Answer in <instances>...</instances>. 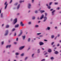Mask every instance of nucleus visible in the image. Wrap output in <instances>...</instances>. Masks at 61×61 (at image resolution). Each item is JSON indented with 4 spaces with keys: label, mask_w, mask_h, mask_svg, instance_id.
I'll list each match as a JSON object with an SVG mask.
<instances>
[{
    "label": "nucleus",
    "mask_w": 61,
    "mask_h": 61,
    "mask_svg": "<svg viewBox=\"0 0 61 61\" xmlns=\"http://www.w3.org/2000/svg\"><path fill=\"white\" fill-rule=\"evenodd\" d=\"M60 42H61V40L60 41Z\"/></svg>",
    "instance_id": "obj_64"
},
{
    "label": "nucleus",
    "mask_w": 61,
    "mask_h": 61,
    "mask_svg": "<svg viewBox=\"0 0 61 61\" xmlns=\"http://www.w3.org/2000/svg\"><path fill=\"white\" fill-rule=\"evenodd\" d=\"M24 47H25V46H21L19 48V50H22Z\"/></svg>",
    "instance_id": "obj_2"
},
{
    "label": "nucleus",
    "mask_w": 61,
    "mask_h": 61,
    "mask_svg": "<svg viewBox=\"0 0 61 61\" xmlns=\"http://www.w3.org/2000/svg\"><path fill=\"white\" fill-rule=\"evenodd\" d=\"M55 29H56L57 28V27H56L55 28Z\"/></svg>",
    "instance_id": "obj_58"
},
{
    "label": "nucleus",
    "mask_w": 61,
    "mask_h": 61,
    "mask_svg": "<svg viewBox=\"0 0 61 61\" xmlns=\"http://www.w3.org/2000/svg\"><path fill=\"white\" fill-rule=\"evenodd\" d=\"M27 59V57H26L25 58V60H26V59Z\"/></svg>",
    "instance_id": "obj_41"
},
{
    "label": "nucleus",
    "mask_w": 61,
    "mask_h": 61,
    "mask_svg": "<svg viewBox=\"0 0 61 61\" xmlns=\"http://www.w3.org/2000/svg\"><path fill=\"white\" fill-rule=\"evenodd\" d=\"M42 50H44V48H42Z\"/></svg>",
    "instance_id": "obj_63"
},
{
    "label": "nucleus",
    "mask_w": 61,
    "mask_h": 61,
    "mask_svg": "<svg viewBox=\"0 0 61 61\" xmlns=\"http://www.w3.org/2000/svg\"><path fill=\"white\" fill-rule=\"evenodd\" d=\"M46 21V20L44 19V20L43 21L44 22H45Z\"/></svg>",
    "instance_id": "obj_54"
},
{
    "label": "nucleus",
    "mask_w": 61,
    "mask_h": 61,
    "mask_svg": "<svg viewBox=\"0 0 61 61\" xmlns=\"http://www.w3.org/2000/svg\"><path fill=\"white\" fill-rule=\"evenodd\" d=\"M31 6V5L30 4H28V7L29 9L30 8V7Z\"/></svg>",
    "instance_id": "obj_7"
},
{
    "label": "nucleus",
    "mask_w": 61,
    "mask_h": 61,
    "mask_svg": "<svg viewBox=\"0 0 61 61\" xmlns=\"http://www.w3.org/2000/svg\"><path fill=\"white\" fill-rule=\"evenodd\" d=\"M44 15H42L41 17V18L40 19V20H41V19H42L43 18H44Z\"/></svg>",
    "instance_id": "obj_4"
},
{
    "label": "nucleus",
    "mask_w": 61,
    "mask_h": 61,
    "mask_svg": "<svg viewBox=\"0 0 61 61\" xmlns=\"http://www.w3.org/2000/svg\"><path fill=\"white\" fill-rule=\"evenodd\" d=\"M44 41H47V40H44Z\"/></svg>",
    "instance_id": "obj_53"
},
{
    "label": "nucleus",
    "mask_w": 61,
    "mask_h": 61,
    "mask_svg": "<svg viewBox=\"0 0 61 61\" xmlns=\"http://www.w3.org/2000/svg\"><path fill=\"white\" fill-rule=\"evenodd\" d=\"M48 8H49V9H50V8H51V7L50 6H49L48 7Z\"/></svg>",
    "instance_id": "obj_28"
},
{
    "label": "nucleus",
    "mask_w": 61,
    "mask_h": 61,
    "mask_svg": "<svg viewBox=\"0 0 61 61\" xmlns=\"http://www.w3.org/2000/svg\"><path fill=\"white\" fill-rule=\"evenodd\" d=\"M46 56V57H48V56L47 55V56Z\"/></svg>",
    "instance_id": "obj_60"
},
{
    "label": "nucleus",
    "mask_w": 61,
    "mask_h": 61,
    "mask_svg": "<svg viewBox=\"0 0 61 61\" xmlns=\"http://www.w3.org/2000/svg\"><path fill=\"white\" fill-rule=\"evenodd\" d=\"M52 3V2H50L49 3V5H51V4Z\"/></svg>",
    "instance_id": "obj_31"
},
{
    "label": "nucleus",
    "mask_w": 61,
    "mask_h": 61,
    "mask_svg": "<svg viewBox=\"0 0 61 61\" xmlns=\"http://www.w3.org/2000/svg\"><path fill=\"white\" fill-rule=\"evenodd\" d=\"M60 46V44H58L57 45V46Z\"/></svg>",
    "instance_id": "obj_43"
},
{
    "label": "nucleus",
    "mask_w": 61,
    "mask_h": 61,
    "mask_svg": "<svg viewBox=\"0 0 61 61\" xmlns=\"http://www.w3.org/2000/svg\"><path fill=\"white\" fill-rule=\"evenodd\" d=\"M40 12L41 14H42V13H44V12H45V11L44 10H41L40 11Z\"/></svg>",
    "instance_id": "obj_10"
},
{
    "label": "nucleus",
    "mask_w": 61,
    "mask_h": 61,
    "mask_svg": "<svg viewBox=\"0 0 61 61\" xmlns=\"http://www.w3.org/2000/svg\"><path fill=\"white\" fill-rule=\"evenodd\" d=\"M1 17H3V14H1Z\"/></svg>",
    "instance_id": "obj_40"
},
{
    "label": "nucleus",
    "mask_w": 61,
    "mask_h": 61,
    "mask_svg": "<svg viewBox=\"0 0 61 61\" xmlns=\"http://www.w3.org/2000/svg\"><path fill=\"white\" fill-rule=\"evenodd\" d=\"M40 36V37H42V36H43L42 35H40V36Z\"/></svg>",
    "instance_id": "obj_52"
},
{
    "label": "nucleus",
    "mask_w": 61,
    "mask_h": 61,
    "mask_svg": "<svg viewBox=\"0 0 61 61\" xmlns=\"http://www.w3.org/2000/svg\"><path fill=\"white\" fill-rule=\"evenodd\" d=\"M46 30L48 29V30H50V27H48L47 29H46Z\"/></svg>",
    "instance_id": "obj_17"
},
{
    "label": "nucleus",
    "mask_w": 61,
    "mask_h": 61,
    "mask_svg": "<svg viewBox=\"0 0 61 61\" xmlns=\"http://www.w3.org/2000/svg\"><path fill=\"white\" fill-rule=\"evenodd\" d=\"M11 47V45H7L6 46V48H8V47Z\"/></svg>",
    "instance_id": "obj_11"
},
{
    "label": "nucleus",
    "mask_w": 61,
    "mask_h": 61,
    "mask_svg": "<svg viewBox=\"0 0 61 61\" xmlns=\"http://www.w3.org/2000/svg\"><path fill=\"white\" fill-rule=\"evenodd\" d=\"M32 3H33L34 2V0H32Z\"/></svg>",
    "instance_id": "obj_49"
},
{
    "label": "nucleus",
    "mask_w": 61,
    "mask_h": 61,
    "mask_svg": "<svg viewBox=\"0 0 61 61\" xmlns=\"http://www.w3.org/2000/svg\"><path fill=\"white\" fill-rule=\"evenodd\" d=\"M45 16H46V15H47V13H45Z\"/></svg>",
    "instance_id": "obj_44"
},
{
    "label": "nucleus",
    "mask_w": 61,
    "mask_h": 61,
    "mask_svg": "<svg viewBox=\"0 0 61 61\" xmlns=\"http://www.w3.org/2000/svg\"><path fill=\"white\" fill-rule=\"evenodd\" d=\"M56 11V10H54L52 12V14H54L55 12V11Z\"/></svg>",
    "instance_id": "obj_16"
},
{
    "label": "nucleus",
    "mask_w": 61,
    "mask_h": 61,
    "mask_svg": "<svg viewBox=\"0 0 61 61\" xmlns=\"http://www.w3.org/2000/svg\"><path fill=\"white\" fill-rule=\"evenodd\" d=\"M7 4V2L6 1L5 2V3H4V5H6V6H5V9L6 8V7H7V5H8V4Z\"/></svg>",
    "instance_id": "obj_1"
},
{
    "label": "nucleus",
    "mask_w": 61,
    "mask_h": 61,
    "mask_svg": "<svg viewBox=\"0 0 61 61\" xmlns=\"http://www.w3.org/2000/svg\"><path fill=\"white\" fill-rule=\"evenodd\" d=\"M31 22H29L28 23L29 24H31Z\"/></svg>",
    "instance_id": "obj_46"
},
{
    "label": "nucleus",
    "mask_w": 61,
    "mask_h": 61,
    "mask_svg": "<svg viewBox=\"0 0 61 61\" xmlns=\"http://www.w3.org/2000/svg\"><path fill=\"white\" fill-rule=\"evenodd\" d=\"M54 35H52L51 36L52 38H54Z\"/></svg>",
    "instance_id": "obj_25"
},
{
    "label": "nucleus",
    "mask_w": 61,
    "mask_h": 61,
    "mask_svg": "<svg viewBox=\"0 0 61 61\" xmlns=\"http://www.w3.org/2000/svg\"><path fill=\"white\" fill-rule=\"evenodd\" d=\"M34 54H32V57H33V56H34Z\"/></svg>",
    "instance_id": "obj_48"
},
{
    "label": "nucleus",
    "mask_w": 61,
    "mask_h": 61,
    "mask_svg": "<svg viewBox=\"0 0 61 61\" xmlns=\"http://www.w3.org/2000/svg\"><path fill=\"white\" fill-rule=\"evenodd\" d=\"M14 44H15V45L17 44V42H14Z\"/></svg>",
    "instance_id": "obj_36"
},
{
    "label": "nucleus",
    "mask_w": 61,
    "mask_h": 61,
    "mask_svg": "<svg viewBox=\"0 0 61 61\" xmlns=\"http://www.w3.org/2000/svg\"><path fill=\"white\" fill-rule=\"evenodd\" d=\"M19 55V53H15V55Z\"/></svg>",
    "instance_id": "obj_33"
},
{
    "label": "nucleus",
    "mask_w": 61,
    "mask_h": 61,
    "mask_svg": "<svg viewBox=\"0 0 61 61\" xmlns=\"http://www.w3.org/2000/svg\"><path fill=\"white\" fill-rule=\"evenodd\" d=\"M60 9V8L59 7H58L56 9L57 10H59Z\"/></svg>",
    "instance_id": "obj_32"
},
{
    "label": "nucleus",
    "mask_w": 61,
    "mask_h": 61,
    "mask_svg": "<svg viewBox=\"0 0 61 61\" xmlns=\"http://www.w3.org/2000/svg\"><path fill=\"white\" fill-rule=\"evenodd\" d=\"M55 46V45H53V47H54V46Z\"/></svg>",
    "instance_id": "obj_62"
},
{
    "label": "nucleus",
    "mask_w": 61,
    "mask_h": 61,
    "mask_svg": "<svg viewBox=\"0 0 61 61\" xmlns=\"http://www.w3.org/2000/svg\"><path fill=\"white\" fill-rule=\"evenodd\" d=\"M15 28L13 29H12V31H15Z\"/></svg>",
    "instance_id": "obj_24"
},
{
    "label": "nucleus",
    "mask_w": 61,
    "mask_h": 61,
    "mask_svg": "<svg viewBox=\"0 0 61 61\" xmlns=\"http://www.w3.org/2000/svg\"><path fill=\"white\" fill-rule=\"evenodd\" d=\"M54 42H53L52 44H51V45L52 46H53V44H54Z\"/></svg>",
    "instance_id": "obj_42"
},
{
    "label": "nucleus",
    "mask_w": 61,
    "mask_h": 61,
    "mask_svg": "<svg viewBox=\"0 0 61 61\" xmlns=\"http://www.w3.org/2000/svg\"><path fill=\"white\" fill-rule=\"evenodd\" d=\"M35 19V17L34 16L32 17V19H33V20H34V19Z\"/></svg>",
    "instance_id": "obj_19"
},
{
    "label": "nucleus",
    "mask_w": 61,
    "mask_h": 61,
    "mask_svg": "<svg viewBox=\"0 0 61 61\" xmlns=\"http://www.w3.org/2000/svg\"><path fill=\"white\" fill-rule=\"evenodd\" d=\"M30 39L29 38L28 40V42H30Z\"/></svg>",
    "instance_id": "obj_30"
},
{
    "label": "nucleus",
    "mask_w": 61,
    "mask_h": 61,
    "mask_svg": "<svg viewBox=\"0 0 61 61\" xmlns=\"http://www.w3.org/2000/svg\"><path fill=\"white\" fill-rule=\"evenodd\" d=\"M58 2H57V3L55 2V5H58Z\"/></svg>",
    "instance_id": "obj_27"
},
{
    "label": "nucleus",
    "mask_w": 61,
    "mask_h": 61,
    "mask_svg": "<svg viewBox=\"0 0 61 61\" xmlns=\"http://www.w3.org/2000/svg\"><path fill=\"white\" fill-rule=\"evenodd\" d=\"M16 36V33H15V35H14V36Z\"/></svg>",
    "instance_id": "obj_51"
},
{
    "label": "nucleus",
    "mask_w": 61,
    "mask_h": 61,
    "mask_svg": "<svg viewBox=\"0 0 61 61\" xmlns=\"http://www.w3.org/2000/svg\"><path fill=\"white\" fill-rule=\"evenodd\" d=\"M51 60H53L54 59V58L53 57H51Z\"/></svg>",
    "instance_id": "obj_20"
},
{
    "label": "nucleus",
    "mask_w": 61,
    "mask_h": 61,
    "mask_svg": "<svg viewBox=\"0 0 61 61\" xmlns=\"http://www.w3.org/2000/svg\"><path fill=\"white\" fill-rule=\"evenodd\" d=\"M1 44L2 45H3L4 44V41H2L1 42Z\"/></svg>",
    "instance_id": "obj_35"
},
{
    "label": "nucleus",
    "mask_w": 61,
    "mask_h": 61,
    "mask_svg": "<svg viewBox=\"0 0 61 61\" xmlns=\"http://www.w3.org/2000/svg\"><path fill=\"white\" fill-rule=\"evenodd\" d=\"M48 52L49 53H50L52 52V50L51 49H48Z\"/></svg>",
    "instance_id": "obj_12"
},
{
    "label": "nucleus",
    "mask_w": 61,
    "mask_h": 61,
    "mask_svg": "<svg viewBox=\"0 0 61 61\" xmlns=\"http://www.w3.org/2000/svg\"><path fill=\"white\" fill-rule=\"evenodd\" d=\"M22 37H23V40H24V39H25V36H22Z\"/></svg>",
    "instance_id": "obj_21"
},
{
    "label": "nucleus",
    "mask_w": 61,
    "mask_h": 61,
    "mask_svg": "<svg viewBox=\"0 0 61 61\" xmlns=\"http://www.w3.org/2000/svg\"><path fill=\"white\" fill-rule=\"evenodd\" d=\"M6 28H8V27H9V25H7L6 26Z\"/></svg>",
    "instance_id": "obj_23"
},
{
    "label": "nucleus",
    "mask_w": 61,
    "mask_h": 61,
    "mask_svg": "<svg viewBox=\"0 0 61 61\" xmlns=\"http://www.w3.org/2000/svg\"><path fill=\"white\" fill-rule=\"evenodd\" d=\"M14 24H15L16 22H17V19H15L14 20Z\"/></svg>",
    "instance_id": "obj_3"
},
{
    "label": "nucleus",
    "mask_w": 61,
    "mask_h": 61,
    "mask_svg": "<svg viewBox=\"0 0 61 61\" xmlns=\"http://www.w3.org/2000/svg\"><path fill=\"white\" fill-rule=\"evenodd\" d=\"M2 26H4V24H3L2 25Z\"/></svg>",
    "instance_id": "obj_59"
},
{
    "label": "nucleus",
    "mask_w": 61,
    "mask_h": 61,
    "mask_svg": "<svg viewBox=\"0 0 61 61\" xmlns=\"http://www.w3.org/2000/svg\"><path fill=\"white\" fill-rule=\"evenodd\" d=\"M22 34V32H21V33L19 34L18 36H20V35H21Z\"/></svg>",
    "instance_id": "obj_15"
},
{
    "label": "nucleus",
    "mask_w": 61,
    "mask_h": 61,
    "mask_svg": "<svg viewBox=\"0 0 61 61\" xmlns=\"http://www.w3.org/2000/svg\"><path fill=\"white\" fill-rule=\"evenodd\" d=\"M20 4H19L18 5V6H17V9H19V7H20Z\"/></svg>",
    "instance_id": "obj_14"
},
{
    "label": "nucleus",
    "mask_w": 61,
    "mask_h": 61,
    "mask_svg": "<svg viewBox=\"0 0 61 61\" xmlns=\"http://www.w3.org/2000/svg\"><path fill=\"white\" fill-rule=\"evenodd\" d=\"M53 9H52L50 10L51 11H53Z\"/></svg>",
    "instance_id": "obj_45"
},
{
    "label": "nucleus",
    "mask_w": 61,
    "mask_h": 61,
    "mask_svg": "<svg viewBox=\"0 0 61 61\" xmlns=\"http://www.w3.org/2000/svg\"><path fill=\"white\" fill-rule=\"evenodd\" d=\"M18 26H19V24H18L15 25V28H16L17 27H18Z\"/></svg>",
    "instance_id": "obj_9"
},
{
    "label": "nucleus",
    "mask_w": 61,
    "mask_h": 61,
    "mask_svg": "<svg viewBox=\"0 0 61 61\" xmlns=\"http://www.w3.org/2000/svg\"><path fill=\"white\" fill-rule=\"evenodd\" d=\"M20 25H21V26H24V24L23 23V22H21L20 23Z\"/></svg>",
    "instance_id": "obj_8"
},
{
    "label": "nucleus",
    "mask_w": 61,
    "mask_h": 61,
    "mask_svg": "<svg viewBox=\"0 0 61 61\" xmlns=\"http://www.w3.org/2000/svg\"><path fill=\"white\" fill-rule=\"evenodd\" d=\"M9 43H10V40H9Z\"/></svg>",
    "instance_id": "obj_61"
},
{
    "label": "nucleus",
    "mask_w": 61,
    "mask_h": 61,
    "mask_svg": "<svg viewBox=\"0 0 61 61\" xmlns=\"http://www.w3.org/2000/svg\"><path fill=\"white\" fill-rule=\"evenodd\" d=\"M41 33H38V35H41Z\"/></svg>",
    "instance_id": "obj_50"
},
{
    "label": "nucleus",
    "mask_w": 61,
    "mask_h": 61,
    "mask_svg": "<svg viewBox=\"0 0 61 61\" xmlns=\"http://www.w3.org/2000/svg\"><path fill=\"white\" fill-rule=\"evenodd\" d=\"M17 4H18V3H16L15 4V5H17Z\"/></svg>",
    "instance_id": "obj_39"
},
{
    "label": "nucleus",
    "mask_w": 61,
    "mask_h": 61,
    "mask_svg": "<svg viewBox=\"0 0 61 61\" xmlns=\"http://www.w3.org/2000/svg\"><path fill=\"white\" fill-rule=\"evenodd\" d=\"M47 52H46L45 54H44V55H47Z\"/></svg>",
    "instance_id": "obj_47"
},
{
    "label": "nucleus",
    "mask_w": 61,
    "mask_h": 61,
    "mask_svg": "<svg viewBox=\"0 0 61 61\" xmlns=\"http://www.w3.org/2000/svg\"><path fill=\"white\" fill-rule=\"evenodd\" d=\"M12 0H11L10 1V3H12Z\"/></svg>",
    "instance_id": "obj_37"
},
{
    "label": "nucleus",
    "mask_w": 61,
    "mask_h": 61,
    "mask_svg": "<svg viewBox=\"0 0 61 61\" xmlns=\"http://www.w3.org/2000/svg\"><path fill=\"white\" fill-rule=\"evenodd\" d=\"M38 27V25H35V27Z\"/></svg>",
    "instance_id": "obj_29"
},
{
    "label": "nucleus",
    "mask_w": 61,
    "mask_h": 61,
    "mask_svg": "<svg viewBox=\"0 0 61 61\" xmlns=\"http://www.w3.org/2000/svg\"><path fill=\"white\" fill-rule=\"evenodd\" d=\"M24 2V0H23V1H19V2H20V3H21L22 2Z\"/></svg>",
    "instance_id": "obj_18"
},
{
    "label": "nucleus",
    "mask_w": 61,
    "mask_h": 61,
    "mask_svg": "<svg viewBox=\"0 0 61 61\" xmlns=\"http://www.w3.org/2000/svg\"><path fill=\"white\" fill-rule=\"evenodd\" d=\"M35 12L36 14V13H37V11L36 10L35 11Z\"/></svg>",
    "instance_id": "obj_34"
},
{
    "label": "nucleus",
    "mask_w": 61,
    "mask_h": 61,
    "mask_svg": "<svg viewBox=\"0 0 61 61\" xmlns=\"http://www.w3.org/2000/svg\"><path fill=\"white\" fill-rule=\"evenodd\" d=\"M18 38H17L16 39V41H18Z\"/></svg>",
    "instance_id": "obj_38"
},
{
    "label": "nucleus",
    "mask_w": 61,
    "mask_h": 61,
    "mask_svg": "<svg viewBox=\"0 0 61 61\" xmlns=\"http://www.w3.org/2000/svg\"><path fill=\"white\" fill-rule=\"evenodd\" d=\"M44 19L45 20H47V17L46 16H45L44 17Z\"/></svg>",
    "instance_id": "obj_22"
},
{
    "label": "nucleus",
    "mask_w": 61,
    "mask_h": 61,
    "mask_svg": "<svg viewBox=\"0 0 61 61\" xmlns=\"http://www.w3.org/2000/svg\"><path fill=\"white\" fill-rule=\"evenodd\" d=\"M44 44V43L42 42H40V46H42V45H43Z\"/></svg>",
    "instance_id": "obj_6"
},
{
    "label": "nucleus",
    "mask_w": 61,
    "mask_h": 61,
    "mask_svg": "<svg viewBox=\"0 0 61 61\" xmlns=\"http://www.w3.org/2000/svg\"><path fill=\"white\" fill-rule=\"evenodd\" d=\"M1 10H0V14H1Z\"/></svg>",
    "instance_id": "obj_56"
},
{
    "label": "nucleus",
    "mask_w": 61,
    "mask_h": 61,
    "mask_svg": "<svg viewBox=\"0 0 61 61\" xmlns=\"http://www.w3.org/2000/svg\"><path fill=\"white\" fill-rule=\"evenodd\" d=\"M24 55V53H22L20 55V56H23Z\"/></svg>",
    "instance_id": "obj_26"
},
{
    "label": "nucleus",
    "mask_w": 61,
    "mask_h": 61,
    "mask_svg": "<svg viewBox=\"0 0 61 61\" xmlns=\"http://www.w3.org/2000/svg\"><path fill=\"white\" fill-rule=\"evenodd\" d=\"M55 54H58V52L57 51H56L55 52Z\"/></svg>",
    "instance_id": "obj_13"
},
{
    "label": "nucleus",
    "mask_w": 61,
    "mask_h": 61,
    "mask_svg": "<svg viewBox=\"0 0 61 61\" xmlns=\"http://www.w3.org/2000/svg\"><path fill=\"white\" fill-rule=\"evenodd\" d=\"M8 30H7L6 31V33L5 34V36H6L7 34H8Z\"/></svg>",
    "instance_id": "obj_5"
},
{
    "label": "nucleus",
    "mask_w": 61,
    "mask_h": 61,
    "mask_svg": "<svg viewBox=\"0 0 61 61\" xmlns=\"http://www.w3.org/2000/svg\"><path fill=\"white\" fill-rule=\"evenodd\" d=\"M46 6H48V4H46Z\"/></svg>",
    "instance_id": "obj_57"
},
{
    "label": "nucleus",
    "mask_w": 61,
    "mask_h": 61,
    "mask_svg": "<svg viewBox=\"0 0 61 61\" xmlns=\"http://www.w3.org/2000/svg\"><path fill=\"white\" fill-rule=\"evenodd\" d=\"M60 36V35L59 34H58V37H59V36Z\"/></svg>",
    "instance_id": "obj_55"
}]
</instances>
